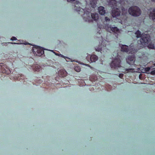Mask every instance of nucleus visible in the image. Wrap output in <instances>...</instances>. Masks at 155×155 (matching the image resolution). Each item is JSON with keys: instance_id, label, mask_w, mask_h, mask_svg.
<instances>
[{"instance_id": "obj_15", "label": "nucleus", "mask_w": 155, "mask_h": 155, "mask_svg": "<svg viewBox=\"0 0 155 155\" xmlns=\"http://www.w3.org/2000/svg\"><path fill=\"white\" fill-rule=\"evenodd\" d=\"M98 57L95 55H92L91 56L90 59L91 62H95L98 60Z\"/></svg>"}, {"instance_id": "obj_18", "label": "nucleus", "mask_w": 155, "mask_h": 155, "mask_svg": "<svg viewBox=\"0 0 155 155\" xmlns=\"http://www.w3.org/2000/svg\"><path fill=\"white\" fill-rule=\"evenodd\" d=\"M41 67L38 65H36L33 67V70L35 71H39Z\"/></svg>"}, {"instance_id": "obj_3", "label": "nucleus", "mask_w": 155, "mask_h": 155, "mask_svg": "<svg viewBox=\"0 0 155 155\" xmlns=\"http://www.w3.org/2000/svg\"><path fill=\"white\" fill-rule=\"evenodd\" d=\"M112 15L113 18L117 19L115 22H120L123 21L121 18V15L119 9L117 8H113L112 11Z\"/></svg>"}, {"instance_id": "obj_12", "label": "nucleus", "mask_w": 155, "mask_h": 155, "mask_svg": "<svg viewBox=\"0 0 155 155\" xmlns=\"http://www.w3.org/2000/svg\"><path fill=\"white\" fill-rule=\"evenodd\" d=\"M66 74L67 72L64 70H61L58 72V75L60 77H64L66 76Z\"/></svg>"}, {"instance_id": "obj_29", "label": "nucleus", "mask_w": 155, "mask_h": 155, "mask_svg": "<svg viewBox=\"0 0 155 155\" xmlns=\"http://www.w3.org/2000/svg\"><path fill=\"white\" fill-rule=\"evenodd\" d=\"M150 74L152 75H155V70L152 71L150 73Z\"/></svg>"}, {"instance_id": "obj_9", "label": "nucleus", "mask_w": 155, "mask_h": 155, "mask_svg": "<svg viewBox=\"0 0 155 155\" xmlns=\"http://www.w3.org/2000/svg\"><path fill=\"white\" fill-rule=\"evenodd\" d=\"M121 10L122 11V13L121 14V18L124 21H127V18L128 13L126 10L125 8L122 7L121 8Z\"/></svg>"}, {"instance_id": "obj_25", "label": "nucleus", "mask_w": 155, "mask_h": 155, "mask_svg": "<svg viewBox=\"0 0 155 155\" xmlns=\"http://www.w3.org/2000/svg\"><path fill=\"white\" fill-rule=\"evenodd\" d=\"M74 70L77 72H79L81 71V68L79 66H75L74 68Z\"/></svg>"}, {"instance_id": "obj_21", "label": "nucleus", "mask_w": 155, "mask_h": 155, "mask_svg": "<svg viewBox=\"0 0 155 155\" xmlns=\"http://www.w3.org/2000/svg\"><path fill=\"white\" fill-rule=\"evenodd\" d=\"M104 48H102V45H100L98 46V47H96L95 48V49L96 51H101H101L103 50Z\"/></svg>"}, {"instance_id": "obj_7", "label": "nucleus", "mask_w": 155, "mask_h": 155, "mask_svg": "<svg viewBox=\"0 0 155 155\" xmlns=\"http://www.w3.org/2000/svg\"><path fill=\"white\" fill-rule=\"evenodd\" d=\"M32 51L35 55L40 56L44 53V51L42 48H40L39 47H34L32 49Z\"/></svg>"}, {"instance_id": "obj_34", "label": "nucleus", "mask_w": 155, "mask_h": 155, "mask_svg": "<svg viewBox=\"0 0 155 155\" xmlns=\"http://www.w3.org/2000/svg\"><path fill=\"white\" fill-rule=\"evenodd\" d=\"M109 90H108V91H109L110 90H111V86L110 85V86H109Z\"/></svg>"}, {"instance_id": "obj_30", "label": "nucleus", "mask_w": 155, "mask_h": 155, "mask_svg": "<svg viewBox=\"0 0 155 155\" xmlns=\"http://www.w3.org/2000/svg\"><path fill=\"white\" fill-rule=\"evenodd\" d=\"M17 40V38L15 37H12L11 38V40L12 41L15 40Z\"/></svg>"}, {"instance_id": "obj_2", "label": "nucleus", "mask_w": 155, "mask_h": 155, "mask_svg": "<svg viewBox=\"0 0 155 155\" xmlns=\"http://www.w3.org/2000/svg\"><path fill=\"white\" fill-rule=\"evenodd\" d=\"M100 28H104L108 32H113L114 34H117L119 32V29L116 27H112L111 25L106 24L104 25L99 26Z\"/></svg>"}, {"instance_id": "obj_31", "label": "nucleus", "mask_w": 155, "mask_h": 155, "mask_svg": "<svg viewBox=\"0 0 155 155\" xmlns=\"http://www.w3.org/2000/svg\"><path fill=\"white\" fill-rule=\"evenodd\" d=\"M124 76V74H119V77L121 78H122Z\"/></svg>"}, {"instance_id": "obj_32", "label": "nucleus", "mask_w": 155, "mask_h": 155, "mask_svg": "<svg viewBox=\"0 0 155 155\" xmlns=\"http://www.w3.org/2000/svg\"><path fill=\"white\" fill-rule=\"evenodd\" d=\"M104 23H104H103V25H98H98H98V28L99 29H101V28L100 29V28H99V25H100V26H101V25L103 26V25H105L106 24H105Z\"/></svg>"}, {"instance_id": "obj_43", "label": "nucleus", "mask_w": 155, "mask_h": 155, "mask_svg": "<svg viewBox=\"0 0 155 155\" xmlns=\"http://www.w3.org/2000/svg\"><path fill=\"white\" fill-rule=\"evenodd\" d=\"M68 2H69V0H67Z\"/></svg>"}, {"instance_id": "obj_19", "label": "nucleus", "mask_w": 155, "mask_h": 155, "mask_svg": "<svg viewBox=\"0 0 155 155\" xmlns=\"http://www.w3.org/2000/svg\"><path fill=\"white\" fill-rule=\"evenodd\" d=\"M90 4L93 8H94L96 5V3L95 0H91L90 1Z\"/></svg>"}, {"instance_id": "obj_11", "label": "nucleus", "mask_w": 155, "mask_h": 155, "mask_svg": "<svg viewBox=\"0 0 155 155\" xmlns=\"http://www.w3.org/2000/svg\"><path fill=\"white\" fill-rule=\"evenodd\" d=\"M145 55L144 53L142 51V49L138 50L136 49V56L140 58L144 57Z\"/></svg>"}, {"instance_id": "obj_13", "label": "nucleus", "mask_w": 155, "mask_h": 155, "mask_svg": "<svg viewBox=\"0 0 155 155\" xmlns=\"http://www.w3.org/2000/svg\"><path fill=\"white\" fill-rule=\"evenodd\" d=\"M98 10L99 13L101 15H104L105 13V11L104 7L100 6L98 8Z\"/></svg>"}, {"instance_id": "obj_37", "label": "nucleus", "mask_w": 155, "mask_h": 155, "mask_svg": "<svg viewBox=\"0 0 155 155\" xmlns=\"http://www.w3.org/2000/svg\"><path fill=\"white\" fill-rule=\"evenodd\" d=\"M152 66H153L154 67L155 66V63H154V64H153Z\"/></svg>"}, {"instance_id": "obj_8", "label": "nucleus", "mask_w": 155, "mask_h": 155, "mask_svg": "<svg viewBox=\"0 0 155 155\" xmlns=\"http://www.w3.org/2000/svg\"><path fill=\"white\" fill-rule=\"evenodd\" d=\"M75 10L78 12V13L80 14H81V15H84L85 14V11L84 10L80 8L79 6V4H81L78 1H76L75 2Z\"/></svg>"}, {"instance_id": "obj_24", "label": "nucleus", "mask_w": 155, "mask_h": 155, "mask_svg": "<svg viewBox=\"0 0 155 155\" xmlns=\"http://www.w3.org/2000/svg\"><path fill=\"white\" fill-rule=\"evenodd\" d=\"M142 34H141L139 30L136 31V37L137 38H141Z\"/></svg>"}, {"instance_id": "obj_42", "label": "nucleus", "mask_w": 155, "mask_h": 155, "mask_svg": "<svg viewBox=\"0 0 155 155\" xmlns=\"http://www.w3.org/2000/svg\"><path fill=\"white\" fill-rule=\"evenodd\" d=\"M104 47H106V45H105V46H104Z\"/></svg>"}, {"instance_id": "obj_20", "label": "nucleus", "mask_w": 155, "mask_h": 155, "mask_svg": "<svg viewBox=\"0 0 155 155\" xmlns=\"http://www.w3.org/2000/svg\"><path fill=\"white\" fill-rule=\"evenodd\" d=\"M141 12L140 8L136 6V17L139 16L141 14Z\"/></svg>"}, {"instance_id": "obj_1", "label": "nucleus", "mask_w": 155, "mask_h": 155, "mask_svg": "<svg viewBox=\"0 0 155 155\" xmlns=\"http://www.w3.org/2000/svg\"><path fill=\"white\" fill-rule=\"evenodd\" d=\"M129 46V49L128 46L122 45L121 47V51L126 53L129 52V54H131V55H129L127 59V62L129 64L133 65L134 63L135 60L136 49L133 44H131Z\"/></svg>"}, {"instance_id": "obj_40", "label": "nucleus", "mask_w": 155, "mask_h": 155, "mask_svg": "<svg viewBox=\"0 0 155 155\" xmlns=\"http://www.w3.org/2000/svg\"><path fill=\"white\" fill-rule=\"evenodd\" d=\"M151 1H154L155 0H150Z\"/></svg>"}, {"instance_id": "obj_10", "label": "nucleus", "mask_w": 155, "mask_h": 155, "mask_svg": "<svg viewBox=\"0 0 155 155\" xmlns=\"http://www.w3.org/2000/svg\"><path fill=\"white\" fill-rule=\"evenodd\" d=\"M128 12L130 15L136 16V6L130 7L128 9Z\"/></svg>"}, {"instance_id": "obj_28", "label": "nucleus", "mask_w": 155, "mask_h": 155, "mask_svg": "<svg viewBox=\"0 0 155 155\" xmlns=\"http://www.w3.org/2000/svg\"><path fill=\"white\" fill-rule=\"evenodd\" d=\"M148 47L149 48H151V49H153L154 48V46L153 45H150V44H149L148 45Z\"/></svg>"}, {"instance_id": "obj_35", "label": "nucleus", "mask_w": 155, "mask_h": 155, "mask_svg": "<svg viewBox=\"0 0 155 155\" xmlns=\"http://www.w3.org/2000/svg\"><path fill=\"white\" fill-rule=\"evenodd\" d=\"M99 38H100L101 39V41H103V38L101 36V37H99ZM101 42H102V41H101Z\"/></svg>"}, {"instance_id": "obj_36", "label": "nucleus", "mask_w": 155, "mask_h": 155, "mask_svg": "<svg viewBox=\"0 0 155 155\" xmlns=\"http://www.w3.org/2000/svg\"><path fill=\"white\" fill-rule=\"evenodd\" d=\"M97 78H96V77H95V78H94V81H95V80H97Z\"/></svg>"}, {"instance_id": "obj_27", "label": "nucleus", "mask_w": 155, "mask_h": 155, "mask_svg": "<svg viewBox=\"0 0 155 155\" xmlns=\"http://www.w3.org/2000/svg\"><path fill=\"white\" fill-rule=\"evenodd\" d=\"M133 69L132 68H127L126 70V71H127V72L130 71L132 72V71H133Z\"/></svg>"}, {"instance_id": "obj_17", "label": "nucleus", "mask_w": 155, "mask_h": 155, "mask_svg": "<svg viewBox=\"0 0 155 155\" xmlns=\"http://www.w3.org/2000/svg\"><path fill=\"white\" fill-rule=\"evenodd\" d=\"M109 4L110 6L112 7L113 6H116V2L115 0H109Z\"/></svg>"}, {"instance_id": "obj_41", "label": "nucleus", "mask_w": 155, "mask_h": 155, "mask_svg": "<svg viewBox=\"0 0 155 155\" xmlns=\"http://www.w3.org/2000/svg\"><path fill=\"white\" fill-rule=\"evenodd\" d=\"M140 75H141V74H140V75H139V78H140Z\"/></svg>"}, {"instance_id": "obj_26", "label": "nucleus", "mask_w": 155, "mask_h": 155, "mask_svg": "<svg viewBox=\"0 0 155 155\" xmlns=\"http://www.w3.org/2000/svg\"><path fill=\"white\" fill-rule=\"evenodd\" d=\"M105 20L106 22H109L110 21V19L108 17H105Z\"/></svg>"}, {"instance_id": "obj_23", "label": "nucleus", "mask_w": 155, "mask_h": 155, "mask_svg": "<svg viewBox=\"0 0 155 155\" xmlns=\"http://www.w3.org/2000/svg\"><path fill=\"white\" fill-rule=\"evenodd\" d=\"M155 69V68L154 67V66H151L150 67H148L145 68V70L147 72H149L150 70H153Z\"/></svg>"}, {"instance_id": "obj_38", "label": "nucleus", "mask_w": 155, "mask_h": 155, "mask_svg": "<svg viewBox=\"0 0 155 155\" xmlns=\"http://www.w3.org/2000/svg\"><path fill=\"white\" fill-rule=\"evenodd\" d=\"M97 33H99V34H100L101 33L99 32H98Z\"/></svg>"}, {"instance_id": "obj_39", "label": "nucleus", "mask_w": 155, "mask_h": 155, "mask_svg": "<svg viewBox=\"0 0 155 155\" xmlns=\"http://www.w3.org/2000/svg\"><path fill=\"white\" fill-rule=\"evenodd\" d=\"M119 57H120V56H119V55H118V58H120V59L119 58Z\"/></svg>"}, {"instance_id": "obj_14", "label": "nucleus", "mask_w": 155, "mask_h": 155, "mask_svg": "<svg viewBox=\"0 0 155 155\" xmlns=\"http://www.w3.org/2000/svg\"><path fill=\"white\" fill-rule=\"evenodd\" d=\"M92 18L95 21H97L99 19L98 15L96 13H92L91 15Z\"/></svg>"}, {"instance_id": "obj_6", "label": "nucleus", "mask_w": 155, "mask_h": 155, "mask_svg": "<svg viewBox=\"0 0 155 155\" xmlns=\"http://www.w3.org/2000/svg\"><path fill=\"white\" fill-rule=\"evenodd\" d=\"M0 73L8 74L11 73L10 70L7 67V66L3 63H0Z\"/></svg>"}, {"instance_id": "obj_16", "label": "nucleus", "mask_w": 155, "mask_h": 155, "mask_svg": "<svg viewBox=\"0 0 155 155\" xmlns=\"http://www.w3.org/2000/svg\"><path fill=\"white\" fill-rule=\"evenodd\" d=\"M150 17L152 18L153 20L155 21V9H153L150 14Z\"/></svg>"}, {"instance_id": "obj_4", "label": "nucleus", "mask_w": 155, "mask_h": 155, "mask_svg": "<svg viewBox=\"0 0 155 155\" xmlns=\"http://www.w3.org/2000/svg\"><path fill=\"white\" fill-rule=\"evenodd\" d=\"M116 55L117 56L112 61L110 64V66L112 68H116L117 67H121L120 64L121 63V60L120 58H118V53H117Z\"/></svg>"}, {"instance_id": "obj_33", "label": "nucleus", "mask_w": 155, "mask_h": 155, "mask_svg": "<svg viewBox=\"0 0 155 155\" xmlns=\"http://www.w3.org/2000/svg\"><path fill=\"white\" fill-rule=\"evenodd\" d=\"M12 44H19L18 43H15V42H11V43Z\"/></svg>"}, {"instance_id": "obj_22", "label": "nucleus", "mask_w": 155, "mask_h": 155, "mask_svg": "<svg viewBox=\"0 0 155 155\" xmlns=\"http://www.w3.org/2000/svg\"><path fill=\"white\" fill-rule=\"evenodd\" d=\"M90 13L89 12H87V13L86 14L87 15V19H85V18H84V20L85 21H87L88 22L90 21L89 18H90Z\"/></svg>"}, {"instance_id": "obj_5", "label": "nucleus", "mask_w": 155, "mask_h": 155, "mask_svg": "<svg viewBox=\"0 0 155 155\" xmlns=\"http://www.w3.org/2000/svg\"><path fill=\"white\" fill-rule=\"evenodd\" d=\"M150 41V37L149 35L144 33L142 34L141 39L140 41L141 44L143 45H145L146 44H148Z\"/></svg>"}]
</instances>
